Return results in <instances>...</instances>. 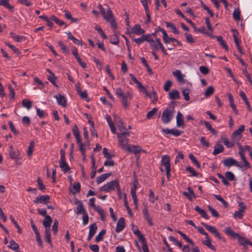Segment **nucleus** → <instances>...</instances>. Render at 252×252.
I'll return each instance as SVG.
<instances>
[{
    "label": "nucleus",
    "mask_w": 252,
    "mask_h": 252,
    "mask_svg": "<svg viewBox=\"0 0 252 252\" xmlns=\"http://www.w3.org/2000/svg\"><path fill=\"white\" fill-rule=\"evenodd\" d=\"M175 101H171L163 112L161 115V121L163 124L169 123L173 118L175 113Z\"/></svg>",
    "instance_id": "f257e3e1"
},
{
    "label": "nucleus",
    "mask_w": 252,
    "mask_h": 252,
    "mask_svg": "<svg viewBox=\"0 0 252 252\" xmlns=\"http://www.w3.org/2000/svg\"><path fill=\"white\" fill-rule=\"evenodd\" d=\"M130 135L129 132H125L117 134L119 146L123 149L126 150L127 152L131 151L129 145H128V139L126 138Z\"/></svg>",
    "instance_id": "f03ea898"
},
{
    "label": "nucleus",
    "mask_w": 252,
    "mask_h": 252,
    "mask_svg": "<svg viewBox=\"0 0 252 252\" xmlns=\"http://www.w3.org/2000/svg\"><path fill=\"white\" fill-rule=\"evenodd\" d=\"M116 93L118 96L120 98L121 101L123 104V107L125 109H126L129 106L128 100H129V99L125 96V94L120 88H118L116 89Z\"/></svg>",
    "instance_id": "7ed1b4c3"
},
{
    "label": "nucleus",
    "mask_w": 252,
    "mask_h": 252,
    "mask_svg": "<svg viewBox=\"0 0 252 252\" xmlns=\"http://www.w3.org/2000/svg\"><path fill=\"white\" fill-rule=\"evenodd\" d=\"M118 180H115L107 183L100 188V190L104 192H109L114 190L115 189L116 186L118 185Z\"/></svg>",
    "instance_id": "20e7f679"
},
{
    "label": "nucleus",
    "mask_w": 252,
    "mask_h": 252,
    "mask_svg": "<svg viewBox=\"0 0 252 252\" xmlns=\"http://www.w3.org/2000/svg\"><path fill=\"white\" fill-rule=\"evenodd\" d=\"M108 8L107 9V16L105 19L108 22H109L111 27L114 29L116 30L117 29V24L116 23V20L114 18L112 12L110 8L107 6Z\"/></svg>",
    "instance_id": "39448f33"
},
{
    "label": "nucleus",
    "mask_w": 252,
    "mask_h": 252,
    "mask_svg": "<svg viewBox=\"0 0 252 252\" xmlns=\"http://www.w3.org/2000/svg\"><path fill=\"white\" fill-rule=\"evenodd\" d=\"M201 224L209 232L214 234L215 236L218 238L220 240H223V241H225L224 239H223L220 235L219 232L217 230L216 228L214 226L209 225L204 222H202Z\"/></svg>",
    "instance_id": "423d86ee"
},
{
    "label": "nucleus",
    "mask_w": 252,
    "mask_h": 252,
    "mask_svg": "<svg viewBox=\"0 0 252 252\" xmlns=\"http://www.w3.org/2000/svg\"><path fill=\"white\" fill-rule=\"evenodd\" d=\"M147 42L149 43L150 47L153 51H158L161 46V45H162L159 38H157L156 40H154L153 39L151 38L150 37L148 38Z\"/></svg>",
    "instance_id": "0eeeda50"
},
{
    "label": "nucleus",
    "mask_w": 252,
    "mask_h": 252,
    "mask_svg": "<svg viewBox=\"0 0 252 252\" xmlns=\"http://www.w3.org/2000/svg\"><path fill=\"white\" fill-rule=\"evenodd\" d=\"M223 165L226 167H231L233 165H236V166L242 168V165L240 164V163L237 161L235 159H233L232 158H229L223 160Z\"/></svg>",
    "instance_id": "6e6552de"
},
{
    "label": "nucleus",
    "mask_w": 252,
    "mask_h": 252,
    "mask_svg": "<svg viewBox=\"0 0 252 252\" xmlns=\"http://www.w3.org/2000/svg\"><path fill=\"white\" fill-rule=\"evenodd\" d=\"M50 197L48 195H42L38 196L36 197L35 199L33 200L35 204L42 203L47 204L50 202Z\"/></svg>",
    "instance_id": "1a4fd4ad"
},
{
    "label": "nucleus",
    "mask_w": 252,
    "mask_h": 252,
    "mask_svg": "<svg viewBox=\"0 0 252 252\" xmlns=\"http://www.w3.org/2000/svg\"><path fill=\"white\" fill-rule=\"evenodd\" d=\"M245 130V126L241 125L240 127L234 131L232 134V138L236 141H239L242 138L241 133Z\"/></svg>",
    "instance_id": "9d476101"
},
{
    "label": "nucleus",
    "mask_w": 252,
    "mask_h": 252,
    "mask_svg": "<svg viewBox=\"0 0 252 252\" xmlns=\"http://www.w3.org/2000/svg\"><path fill=\"white\" fill-rule=\"evenodd\" d=\"M126 224L125 218L121 217L117 223L116 228L115 229L116 232L119 233L122 231L125 228Z\"/></svg>",
    "instance_id": "9b49d317"
},
{
    "label": "nucleus",
    "mask_w": 252,
    "mask_h": 252,
    "mask_svg": "<svg viewBox=\"0 0 252 252\" xmlns=\"http://www.w3.org/2000/svg\"><path fill=\"white\" fill-rule=\"evenodd\" d=\"M56 98L57 99L58 103L59 105L63 106V107H65L66 106V99L64 96L61 94H58L55 96Z\"/></svg>",
    "instance_id": "f8f14e48"
},
{
    "label": "nucleus",
    "mask_w": 252,
    "mask_h": 252,
    "mask_svg": "<svg viewBox=\"0 0 252 252\" xmlns=\"http://www.w3.org/2000/svg\"><path fill=\"white\" fill-rule=\"evenodd\" d=\"M161 164L164 166L165 169L171 168L170 157L168 155H164L162 157Z\"/></svg>",
    "instance_id": "ddd939ff"
},
{
    "label": "nucleus",
    "mask_w": 252,
    "mask_h": 252,
    "mask_svg": "<svg viewBox=\"0 0 252 252\" xmlns=\"http://www.w3.org/2000/svg\"><path fill=\"white\" fill-rule=\"evenodd\" d=\"M144 30L141 29L140 24H136L131 29V32L134 33L136 35H142L145 33Z\"/></svg>",
    "instance_id": "4468645a"
},
{
    "label": "nucleus",
    "mask_w": 252,
    "mask_h": 252,
    "mask_svg": "<svg viewBox=\"0 0 252 252\" xmlns=\"http://www.w3.org/2000/svg\"><path fill=\"white\" fill-rule=\"evenodd\" d=\"M132 230L133 232V233L136 235L139 239V240H144V235L141 233V232L139 231V230L138 229V227L137 226L134 225V224L132 225Z\"/></svg>",
    "instance_id": "2eb2a0df"
},
{
    "label": "nucleus",
    "mask_w": 252,
    "mask_h": 252,
    "mask_svg": "<svg viewBox=\"0 0 252 252\" xmlns=\"http://www.w3.org/2000/svg\"><path fill=\"white\" fill-rule=\"evenodd\" d=\"M143 213L144 218L147 221L148 224L151 226H153L154 224L152 222V218L149 215L147 208H145L143 210Z\"/></svg>",
    "instance_id": "dca6fc26"
},
{
    "label": "nucleus",
    "mask_w": 252,
    "mask_h": 252,
    "mask_svg": "<svg viewBox=\"0 0 252 252\" xmlns=\"http://www.w3.org/2000/svg\"><path fill=\"white\" fill-rule=\"evenodd\" d=\"M151 34H143L140 38H133V41L135 42L137 44L140 45L144 41H148V38L151 37Z\"/></svg>",
    "instance_id": "f3484780"
},
{
    "label": "nucleus",
    "mask_w": 252,
    "mask_h": 252,
    "mask_svg": "<svg viewBox=\"0 0 252 252\" xmlns=\"http://www.w3.org/2000/svg\"><path fill=\"white\" fill-rule=\"evenodd\" d=\"M224 150L223 146L220 144V142H217L215 145L214 150L213 154L214 155H217L218 154L222 152Z\"/></svg>",
    "instance_id": "a211bd4d"
},
{
    "label": "nucleus",
    "mask_w": 252,
    "mask_h": 252,
    "mask_svg": "<svg viewBox=\"0 0 252 252\" xmlns=\"http://www.w3.org/2000/svg\"><path fill=\"white\" fill-rule=\"evenodd\" d=\"M59 165L62 171L64 173L68 172L70 170V168L66 162L65 159L60 160Z\"/></svg>",
    "instance_id": "6ab92c4d"
},
{
    "label": "nucleus",
    "mask_w": 252,
    "mask_h": 252,
    "mask_svg": "<svg viewBox=\"0 0 252 252\" xmlns=\"http://www.w3.org/2000/svg\"><path fill=\"white\" fill-rule=\"evenodd\" d=\"M177 126L178 127L184 125V116L181 112L179 111L176 116Z\"/></svg>",
    "instance_id": "aec40b11"
},
{
    "label": "nucleus",
    "mask_w": 252,
    "mask_h": 252,
    "mask_svg": "<svg viewBox=\"0 0 252 252\" xmlns=\"http://www.w3.org/2000/svg\"><path fill=\"white\" fill-rule=\"evenodd\" d=\"M52 221V219L50 216H45L43 221V225L45 229H50V226Z\"/></svg>",
    "instance_id": "412c9836"
},
{
    "label": "nucleus",
    "mask_w": 252,
    "mask_h": 252,
    "mask_svg": "<svg viewBox=\"0 0 252 252\" xmlns=\"http://www.w3.org/2000/svg\"><path fill=\"white\" fill-rule=\"evenodd\" d=\"M9 249L15 251L16 252H20L19 250V245L15 242L14 240H12L9 242V244L7 246Z\"/></svg>",
    "instance_id": "4be33fe9"
},
{
    "label": "nucleus",
    "mask_w": 252,
    "mask_h": 252,
    "mask_svg": "<svg viewBox=\"0 0 252 252\" xmlns=\"http://www.w3.org/2000/svg\"><path fill=\"white\" fill-rule=\"evenodd\" d=\"M194 210L197 212H198L199 214V215L203 218L207 220L209 219V217L207 214L206 213V211L204 210L201 209L198 206H195L194 208Z\"/></svg>",
    "instance_id": "5701e85b"
},
{
    "label": "nucleus",
    "mask_w": 252,
    "mask_h": 252,
    "mask_svg": "<svg viewBox=\"0 0 252 252\" xmlns=\"http://www.w3.org/2000/svg\"><path fill=\"white\" fill-rule=\"evenodd\" d=\"M239 154L241 158V159L242 160L243 162H244L243 166L246 168H250L251 165H250L249 162L247 161L246 158L244 156V150H241V151H239Z\"/></svg>",
    "instance_id": "b1692460"
},
{
    "label": "nucleus",
    "mask_w": 252,
    "mask_h": 252,
    "mask_svg": "<svg viewBox=\"0 0 252 252\" xmlns=\"http://www.w3.org/2000/svg\"><path fill=\"white\" fill-rule=\"evenodd\" d=\"M9 155L10 157L12 159H16L19 158L20 152L18 151L16 152L14 151L12 146H10L9 147Z\"/></svg>",
    "instance_id": "393cba45"
},
{
    "label": "nucleus",
    "mask_w": 252,
    "mask_h": 252,
    "mask_svg": "<svg viewBox=\"0 0 252 252\" xmlns=\"http://www.w3.org/2000/svg\"><path fill=\"white\" fill-rule=\"evenodd\" d=\"M237 238L238 239V242L241 245H242L246 248V245H249V242H250V241L247 240L246 238L241 236L239 234H238V235L237 236Z\"/></svg>",
    "instance_id": "a878e982"
},
{
    "label": "nucleus",
    "mask_w": 252,
    "mask_h": 252,
    "mask_svg": "<svg viewBox=\"0 0 252 252\" xmlns=\"http://www.w3.org/2000/svg\"><path fill=\"white\" fill-rule=\"evenodd\" d=\"M111 173H105L101 175V176L98 177L96 179V183L97 184H99L100 183L103 182L105 180H106L109 177L111 176Z\"/></svg>",
    "instance_id": "bb28decb"
},
{
    "label": "nucleus",
    "mask_w": 252,
    "mask_h": 252,
    "mask_svg": "<svg viewBox=\"0 0 252 252\" xmlns=\"http://www.w3.org/2000/svg\"><path fill=\"white\" fill-rule=\"evenodd\" d=\"M11 37L18 42H21L26 39V37L22 35H16L12 32H10Z\"/></svg>",
    "instance_id": "cd10ccee"
},
{
    "label": "nucleus",
    "mask_w": 252,
    "mask_h": 252,
    "mask_svg": "<svg viewBox=\"0 0 252 252\" xmlns=\"http://www.w3.org/2000/svg\"><path fill=\"white\" fill-rule=\"evenodd\" d=\"M72 130L73 135L76 138V142H79V140H81V139L80 138V131L77 126L76 125H75L73 127Z\"/></svg>",
    "instance_id": "c85d7f7f"
},
{
    "label": "nucleus",
    "mask_w": 252,
    "mask_h": 252,
    "mask_svg": "<svg viewBox=\"0 0 252 252\" xmlns=\"http://www.w3.org/2000/svg\"><path fill=\"white\" fill-rule=\"evenodd\" d=\"M168 95L171 99H177L180 98L179 92L177 90H173Z\"/></svg>",
    "instance_id": "c756f323"
},
{
    "label": "nucleus",
    "mask_w": 252,
    "mask_h": 252,
    "mask_svg": "<svg viewBox=\"0 0 252 252\" xmlns=\"http://www.w3.org/2000/svg\"><path fill=\"white\" fill-rule=\"evenodd\" d=\"M217 41L220 43V44L222 46L223 48H224L226 51H228V48L225 41L223 39V38L221 36H217L216 37Z\"/></svg>",
    "instance_id": "7c9ffc66"
},
{
    "label": "nucleus",
    "mask_w": 252,
    "mask_h": 252,
    "mask_svg": "<svg viewBox=\"0 0 252 252\" xmlns=\"http://www.w3.org/2000/svg\"><path fill=\"white\" fill-rule=\"evenodd\" d=\"M173 74L176 77L177 80L179 82L181 83H184L185 82L182 74L180 70H176V71L173 72Z\"/></svg>",
    "instance_id": "2f4dec72"
},
{
    "label": "nucleus",
    "mask_w": 252,
    "mask_h": 252,
    "mask_svg": "<svg viewBox=\"0 0 252 252\" xmlns=\"http://www.w3.org/2000/svg\"><path fill=\"white\" fill-rule=\"evenodd\" d=\"M110 42L114 45H117L119 43V38L116 32L110 37Z\"/></svg>",
    "instance_id": "473e14b6"
},
{
    "label": "nucleus",
    "mask_w": 252,
    "mask_h": 252,
    "mask_svg": "<svg viewBox=\"0 0 252 252\" xmlns=\"http://www.w3.org/2000/svg\"><path fill=\"white\" fill-rule=\"evenodd\" d=\"M225 233L229 236H231L233 238L237 237L238 235V233L234 232L231 228L227 227L225 228L224 230Z\"/></svg>",
    "instance_id": "72a5a7b5"
},
{
    "label": "nucleus",
    "mask_w": 252,
    "mask_h": 252,
    "mask_svg": "<svg viewBox=\"0 0 252 252\" xmlns=\"http://www.w3.org/2000/svg\"><path fill=\"white\" fill-rule=\"evenodd\" d=\"M146 95L148 96L151 99V101L154 103H155L158 100V95L157 94L156 92L154 91V89H153L152 94H150L148 92V95Z\"/></svg>",
    "instance_id": "f704fd0d"
},
{
    "label": "nucleus",
    "mask_w": 252,
    "mask_h": 252,
    "mask_svg": "<svg viewBox=\"0 0 252 252\" xmlns=\"http://www.w3.org/2000/svg\"><path fill=\"white\" fill-rule=\"evenodd\" d=\"M202 243L207 246L209 248L212 250H216L215 247L211 244V240L209 238V235H208V238H206V240L202 241Z\"/></svg>",
    "instance_id": "c9c22d12"
},
{
    "label": "nucleus",
    "mask_w": 252,
    "mask_h": 252,
    "mask_svg": "<svg viewBox=\"0 0 252 252\" xmlns=\"http://www.w3.org/2000/svg\"><path fill=\"white\" fill-rule=\"evenodd\" d=\"M87 211L85 210V209L83 206V204L82 202L79 203V205L77 207V214H86Z\"/></svg>",
    "instance_id": "e433bc0d"
},
{
    "label": "nucleus",
    "mask_w": 252,
    "mask_h": 252,
    "mask_svg": "<svg viewBox=\"0 0 252 252\" xmlns=\"http://www.w3.org/2000/svg\"><path fill=\"white\" fill-rule=\"evenodd\" d=\"M106 230L103 229L101 230L95 238V241L96 242H99L103 239L104 235L106 234Z\"/></svg>",
    "instance_id": "4c0bfd02"
},
{
    "label": "nucleus",
    "mask_w": 252,
    "mask_h": 252,
    "mask_svg": "<svg viewBox=\"0 0 252 252\" xmlns=\"http://www.w3.org/2000/svg\"><path fill=\"white\" fill-rule=\"evenodd\" d=\"M130 193L131 194V196L133 200V204L135 206V209H137L138 208V199L136 195V190H130Z\"/></svg>",
    "instance_id": "58836bf2"
},
{
    "label": "nucleus",
    "mask_w": 252,
    "mask_h": 252,
    "mask_svg": "<svg viewBox=\"0 0 252 252\" xmlns=\"http://www.w3.org/2000/svg\"><path fill=\"white\" fill-rule=\"evenodd\" d=\"M67 36H68V38L71 40L73 42L76 44H78V45H82V42L81 41H80L79 40H78V39L76 38L74 36H73L72 34H71V33L70 32H69L68 33H67Z\"/></svg>",
    "instance_id": "ea45409f"
},
{
    "label": "nucleus",
    "mask_w": 252,
    "mask_h": 252,
    "mask_svg": "<svg viewBox=\"0 0 252 252\" xmlns=\"http://www.w3.org/2000/svg\"><path fill=\"white\" fill-rule=\"evenodd\" d=\"M165 24L166 27L170 28L172 30L173 32H174L175 34H178L179 33V31L172 23L166 22Z\"/></svg>",
    "instance_id": "a19ab883"
},
{
    "label": "nucleus",
    "mask_w": 252,
    "mask_h": 252,
    "mask_svg": "<svg viewBox=\"0 0 252 252\" xmlns=\"http://www.w3.org/2000/svg\"><path fill=\"white\" fill-rule=\"evenodd\" d=\"M9 0H0V5L6 7L10 11H12L13 7L8 3Z\"/></svg>",
    "instance_id": "79ce46f5"
},
{
    "label": "nucleus",
    "mask_w": 252,
    "mask_h": 252,
    "mask_svg": "<svg viewBox=\"0 0 252 252\" xmlns=\"http://www.w3.org/2000/svg\"><path fill=\"white\" fill-rule=\"evenodd\" d=\"M182 93L184 96L185 99L187 101L189 100V99H190L189 96V89L187 88H183L182 89Z\"/></svg>",
    "instance_id": "37998d69"
},
{
    "label": "nucleus",
    "mask_w": 252,
    "mask_h": 252,
    "mask_svg": "<svg viewBox=\"0 0 252 252\" xmlns=\"http://www.w3.org/2000/svg\"><path fill=\"white\" fill-rule=\"evenodd\" d=\"M34 147V142L33 141H31L30 145L28 147L27 154L29 157H31L32 155V152Z\"/></svg>",
    "instance_id": "c03bdc74"
},
{
    "label": "nucleus",
    "mask_w": 252,
    "mask_h": 252,
    "mask_svg": "<svg viewBox=\"0 0 252 252\" xmlns=\"http://www.w3.org/2000/svg\"><path fill=\"white\" fill-rule=\"evenodd\" d=\"M45 239L49 244H51V238L50 229H45Z\"/></svg>",
    "instance_id": "a18cd8bd"
},
{
    "label": "nucleus",
    "mask_w": 252,
    "mask_h": 252,
    "mask_svg": "<svg viewBox=\"0 0 252 252\" xmlns=\"http://www.w3.org/2000/svg\"><path fill=\"white\" fill-rule=\"evenodd\" d=\"M214 92V89L213 86H209L204 92V95L208 97L213 94Z\"/></svg>",
    "instance_id": "49530a36"
},
{
    "label": "nucleus",
    "mask_w": 252,
    "mask_h": 252,
    "mask_svg": "<svg viewBox=\"0 0 252 252\" xmlns=\"http://www.w3.org/2000/svg\"><path fill=\"white\" fill-rule=\"evenodd\" d=\"M203 123L207 129L210 131L211 133H212L214 135H216L217 134V131L212 128L211 124L209 122L207 121H204Z\"/></svg>",
    "instance_id": "de8ad7c7"
},
{
    "label": "nucleus",
    "mask_w": 252,
    "mask_h": 252,
    "mask_svg": "<svg viewBox=\"0 0 252 252\" xmlns=\"http://www.w3.org/2000/svg\"><path fill=\"white\" fill-rule=\"evenodd\" d=\"M73 188L75 191H72L73 194L79 193L81 190V185L79 182H75L73 186Z\"/></svg>",
    "instance_id": "09e8293b"
},
{
    "label": "nucleus",
    "mask_w": 252,
    "mask_h": 252,
    "mask_svg": "<svg viewBox=\"0 0 252 252\" xmlns=\"http://www.w3.org/2000/svg\"><path fill=\"white\" fill-rule=\"evenodd\" d=\"M157 110L158 109L157 108H154L152 110L148 112L146 115V118L148 120L153 118V116L156 114Z\"/></svg>",
    "instance_id": "8fccbe9b"
},
{
    "label": "nucleus",
    "mask_w": 252,
    "mask_h": 252,
    "mask_svg": "<svg viewBox=\"0 0 252 252\" xmlns=\"http://www.w3.org/2000/svg\"><path fill=\"white\" fill-rule=\"evenodd\" d=\"M58 44L63 53L66 54L69 53L68 48L63 43L62 41H59Z\"/></svg>",
    "instance_id": "3c124183"
},
{
    "label": "nucleus",
    "mask_w": 252,
    "mask_h": 252,
    "mask_svg": "<svg viewBox=\"0 0 252 252\" xmlns=\"http://www.w3.org/2000/svg\"><path fill=\"white\" fill-rule=\"evenodd\" d=\"M189 158L191 160L192 163L195 165L198 168L200 167V164L196 159V158L193 155V154H190L189 155Z\"/></svg>",
    "instance_id": "603ef678"
},
{
    "label": "nucleus",
    "mask_w": 252,
    "mask_h": 252,
    "mask_svg": "<svg viewBox=\"0 0 252 252\" xmlns=\"http://www.w3.org/2000/svg\"><path fill=\"white\" fill-rule=\"evenodd\" d=\"M97 228V227L96 224L95 223H93L90 226L89 233L94 235L96 231Z\"/></svg>",
    "instance_id": "864d4df0"
},
{
    "label": "nucleus",
    "mask_w": 252,
    "mask_h": 252,
    "mask_svg": "<svg viewBox=\"0 0 252 252\" xmlns=\"http://www.w3.org/2000/svg\"><path fill=\"white\" fill-rule=\"evenodd\" d=\"M177 232L188 242L189 243L193 246L194 245L193 242L190 239L188 238L185 233H183L180 230H178Z\"/></svg>",
    "instance_id": "5fc2aeb1"
},
{
    "label": "nucleus",
    "mask_w": 252,
    "mask_h": 252,
    "mask_svg": "<svg viewBox=\"0 0 252 252\" xmlns=\"http://www.w3.org/2000/svg\"><path fill=\"white\" fill-rule=\"evenodd\" d=\"M131 149V151L129 152H133L135 154H139L142 151L141 148L138 145H133Z\"/></svg>",
    "instance_id": "6e6d98bb"
},
{
    "label": "nucleus",
    "mask_w": 252,
    "mask_h": 252,
    "mask_svg": "<svg viewBox=\"0 0 252 252\" xmlns=\"http://www.w3.org/2000/svg\"><path fill=\"white\" fill-rule=\"evenodd\" d=\"M22 104H23V106L24 107L27 108L28 109H29L32 107V102H31V101H30L28 99H23L22 101Z\"/></svg>",
    "instance_id": "4d7b16f0"
},
{
    "label": "nucleus",
    "mask_w": 252,
    "mask_h": 252,
    "mask_svg": "<svg viewBox=\"0 0 252 252\" xmlns=\"http://www.w3.org/2000/svg\"><path fill=\"white\" fill-rule=\"evenodd\" d=\"M215 198L222 203L223 206L225 208L227 207L228 204L226 201H225L220 195H214Z\"/></svg>",
    "instance_id": "13d9d810"
},
{
    "label": "nucleus",
    "mask_w": 252,
    "mask_h": 252,
    "mask_svg": "<svg viewBox=\"0 0 252 252\" xmlns=\"http://www.w3.org/2000/svg\"><path fill=\"white\" fill-rule=\"evenodd\" d=\"M77 143L78 145L79 149L81 153V155H84V153H86V150L85 148L84 147L85 145L82 143L81 140H80L79 142H77Z\"/></svg>",
    "instance_id": "bf43d9fd"
},
{
    "label": "nucleus",
    "mask_w": 252,
    "mask_h": 252,
    "mask_svg": "<svg viewBox=\"0 0 252 252\" xmlns=\"http://www.w3.org/2000/svg\"><path fill=\"white\" fill-rule=\"evenodd\" d=\"M222 140L224 144L227 148H231L234 146V143H233V142H229V140L226 138H223Z\"/></svg>",
    "instance_id": "052dcab7"
},
{
    "label": "nucleus",
    "mask_w": 252,
    "mask_h": 252,
    "mask_svg": "<svg viewBox=\"0 0 252 252\" xmlns=\"http://www.w3.org/2000/svg\"><path fill=\"white\" fill-rule=\"evenodd\" d=\"M233 18L235 20L239 21L240 20V11L239 9H235L233 13Z\"/></svg>",
    "instance_id": "680f3d73"
},
{
    "label": "nucleus",
    "mask_w": 252,
    "mask_h": 252,
    "mask_svg": "<svg viewBox=\"0 0 252 252\" xmlns=\"http://www.w3.org/2000/svg\"><path fill=\"white\" fill-rule=\"evenodd\" d=\"M117 127L119 128V130L121 131V133L125 132H129L127 131V129L126 128V126L124 124L123 122L121 124H118Z\"/></svg>",
    "instance_id": "e2e57ef3"
},
{
    "label": "nucleus",
    "mask_w": 252,
    "mask_h": 252,
    "mask_svg": "<svg viewBox=\"0 0 252 252\" xmlns=\"http://www.w3.org/2000/svg\"><path fill=\"white\" fill-rule=\"evenodd\" d=\"M208 209H209V211L211 212V213L213 217H216V218H219L220 217L219 214L211 206L209 205L208 206Z\"/></svg>",
    "instance_id": "0e129e2a"
},
{
    "label": "nucleus",
    "mask_w": 252,
    "mask_h": 252,
    "mask_svg": "<svg viewBox=\"0 0 252 252\" xmlns=\"http://www.w3.org/2000/svg\"><path fill=\"white\" fill-rule=\"evenodd\" d=\"M58 225L59 222L57 220H55L52 226V230L53 231L54 234L56 235L58 231Z\"/></svg>",
    "instance_id": "69168bd1"
},
{
    "label": "nucleus",
    "mask_w": 252,
    "mask_h": 252,
    "mask_svg": "<svg viewBox=\"0 0 252 252\" xmlns=\"http://www.w3.org/2000/svg\"><path fill=\"white\" fill-rule=\"evenodd\" d=\"M98 8L99 9L100 12L101 13L102 16L105 19L107 16V13L105 12L104 9L102 7V5L100 4H98Z\"/></svg>",
    "instance_id": "338daca9"
},
{
    "label": "nucleus",
    "mask_w": 252,
    "mask_h": 252,
    "mask_svg": "<svg viewBox=\"0 0 252 252\" xmlns=\"http://www.w3.org/2000/svg\"><path fill=\"white\" fill-rule=\"evenodd\" d=\"M226 178L229 181H233L235 179V176L234 174L230 171H227L225 173Z\"/></svg>",
    "instance_id": "774afa93"
}]
</instances>
